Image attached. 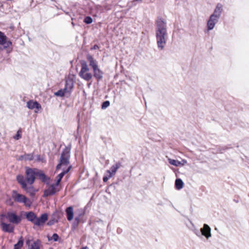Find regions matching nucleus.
Returning a JSON list of instances; mask_svg holds the SVG:
<instances>
[{
	"label": "nucleus",
	"instance_id": "nucleus-22",
	"mask_svg": "<svg viewBox=\"0 0 249 249\" xmlns=\"http://www.w3.org/2000/svg\"><path fill=\"white\" fill-rule=\"evenodd\" d=\"M22 189L27 193L30 194V196H33L35 194L36 190L32 186H27V185H26V187Z\"/></svg>",
	"mask_w": 249,
	"mask_h": 249
},
{
	"label": "nucleus",
	"instance_id": "nucleus-7",
	"mask_svg": "<svg viewBox=\"0 0 249 249\" xmlns=\"http://www.w3.org/2000/svg\"><path fill=\"white\" fill-rule=\"evenodd\" d=\"M1 218V217L0 218ZM4 219L2 218L0 219V225L2 230L4 232L12 233L14 232V226L10 224H7L4 222Z\"/></svg>",
	"mask_w": 249,
	"mask_h": 249
},
{
	"label": "nucleus",
	"instance_id": "nucleus-5",
	"mask_svg": "<svg viewBox=\"0 0 249 249\" xmlns=\"http://www.w3.org/2000/svg\"><path fill=\"white\" fill-rule=\"evenodd\" d=\"M71 157V146L66 147L62 151L60 161L64 163L65 166L70 164V159Z\"/></svg>",
	"mask_w": 249,
	"mask_h": 249
},
{
	"label": "nucleus",
	"instance_id": "nucleus-21",
	"mask_svg": "<svg viewBox=\"0 0 249 249\" xmlns=\"http://www.w3.org/2000/svg\"><path fill=\"white\" fill-rule=\"evenodd\" d=\"M222 11V5L221 3H218L214 10V13L211 16H220Z\"/></svg>",
	"mask_w": 249,
	"mask_h": 249
},
{
	"label": "nucleus",
	"instance_id": "nucleus-16",
	"mask_svg": "<svg viewBox=\"0 0 249 249\" xmlns=\"http://www.w3.org/2000/svg\"><path fill=\"white\" fill-rule=\"evenodd\" d=\"M71 168V166H69V167L66 170L63 171L61 173L58 175V176L56 177L57 180L55 183L56 186H58L59 184L63 177L65 175H66L70 171Z\"/></svg>",
	"mask_w": 249,
	"mask_h": 249
},
{
	"label": "nucleus",
	"instance_id": "nucleus-8",
	"mask_svg": "<svg viewBox=\"0 0 249 249\" xmlns=\"http://www.w3.org/2000/svg\"><path fill=\"white\" fill-rule=\"evenodd\" d=\"M48 219V214L46 213H43L39 217L36 218L34 225L37 226H41L44 224Z\"/></svg>",
	"mask_w": 249,
	"mask_h": 249
},
{
	"label": "nucleus",
	"instance_id": "nucleus-2",
	"mask_svg": "<svg viewBox=\"0 0 249 249\" xmlns=\"http://www.w3.org/2000/svg\"><path fill=\"white\" fill-rule=\"evenodd\" d=\"M80 64L81 69L79 73V75L81 78L87 81H89L92 79L93 75L91 73L87 72L89 70L87 63L85 60H82L80 61Z\"/></svg>",
	"mask_w": 249,
	"mask_h": 249
},
{
	"label": "nucleus",
	"instance_id": "nucleus-15",
	"mask_svg": "<svg viewBox=\"0 0 249 249\" xmlns=\"http://www.w3.org/2000/svg\"><path fill=\"white\" fill-rule=\"evenodd\" d=\"M86 57L89 62V66L92 67L93 70L96 69V68L98 67L97 65V62L96 61V60L94 59V58L93 57L92 55H91L89 54H88L87 55Z\"/></svg>",
	"mask_w": 249,
	"mask_h": 249
},
{
	"label": "nucleus",
	"instance_id": "nucleus-43",
	"mask_svg": "<svg viewBox=\"0 0 249 249\" xmlns=\"http://www.w3.org/2000/svg\"><path fill=\"white\" fill-rule=\"evenodd\" d=\"M142 0H134L132 2V3H134V4H136V2L137 1H142Z\"/></svg>",
	"mask_w": 249,
	"mask_h": 249
},
{
	"label": "nucleus",
	"instance_id": "nucleus-29",
	"mask_svg": "<svg viewBox=\"0 0 249 249\" xmlns=\"http://www.w3.org/2000/svg\"><path fill=\"white\" fill-rule=\"evenodd\" d=\"M168 161L170 164L176 166H178L181 164V162L180 161L175 160L169 159H168Z\"/></svg>",
	"mask_w": 249,
	"mask_h": 249
},
{
	"label": "nucleus",
	"instance_id": "nucleus-30",
	"mask_svg": "<svg viewBox=\"0 0 249 249\" xmlns=\"http://www.w3.org/2000/svg\"><path fill=\"white\" fill-rule=\"evenodd\" d=\"M110 105V102L109 101H104L102 104V108L106 109Z\"/></svg>",
	"mask_w": 249,
	"mask_h": 249
},
{
	"label": "nucleus",
	"instance_id": "nucleus-12",
	"mask_svg": "<svg viewBox=\"0 0 249 249\" xmlns=\"http://www.w3.org/2000/svg\"><path fill=\"white\" fill-rule=\"evenodd\" d=\"M55 186H56V184H52L49 188L44 191L43 196L47 197L54 195L56 193Z\"/></svg>",
	"mask_w": 249,
	"mask_h": 249
},
{
	"label": "nucleus",
	"instance_id": "nucleus-17",
	"mask_svg": "<svg viewBox=\"0 0 249 249\" xmlns=\"http://www.w3.org/2000/svg\"><path fill=\"white\" fill-rule=\"evenodd\" d=\"M93 76L97 79L98 81H100L103 76V72L99 69L98 67L96 69H93Z\"/></svg>",
	"mask_w": 249,
	"mask_h": 249
},
{
	"label": "nucleus",
	"instance_id": "nucleus-33",
	"mask_svg": "<svg viewBox=\"0 0 249 249\" xmlns=\"http://www.w3.org/2000/svg\"><path fill=\"white\" fill-rule=\"evenodd\" d=\"M36 161H41L42 162H44L45 161L44 160V158L43 156H40L39 155H37L36 156Z\"/></svg>",
	"mask_w": 249,
	"mask_h": 249
},
{
	"label": "nucleus",
	"instance_id": "nucleus-51",
	"mask_svg": "<svg viewBox=\"0 0 249 249\" xmlns=\"http://www.w3.org/2000/svg\"><path fill=\"white\" fill-rule=\"evenodd\" d=\"M235 201L236 202H237V203L238 202V201H237V200H235Z\"/></svg>",
	"mask_w": 249,
	"mask_h": 249
},
{
	"label": "nucleus",
	"instance_id": "nucleus-45",
	"mask_svg": "<svg viewBox=\"0 0 249 249\" xmlns=\"http://www.w3.org/2000/svg\"><path fill=\"white\" fill-rule=\"evenodd\" d=\"M90 14H91L92 15V16H96V14H92V13H91Z\"/></svg>",
	"mask_w": 249,
	"mask_h": 249
},
{
	"label": "nucleus",
	"instance_id": "nucleus-37",
	"mask_svg": "<svg viewBox=\"0 0 249 249\" xmlns=\"http://www.w3.org/2000/svg\"><path fill=\"white\" fill-rule=\"evenodd\" d=\"M27 159L29 160H32L34 159V156L33 154H28L27 155Z\"/></svg>",
	"mask_w": 249,
	"mask_h": 249
},
{
	"label": "nucleus",
	"instance_id": "nucleus-1",
	"mask_svg": "<svg viewBox=\"0 0 249 249\" xmlns=\"http://www.w3.org/2000/svg\"><path fill=\"white\" fill-rule=\"evenodd\" d=\"M156 36L158 47L160 50H162L167 37L166 23L162 18H159L156 21Z\"/></svg>",
	"mask_w": 249,
	"mask_h": 249
},
{
	"label": "nucleus",
	"instance_id": "nucleus-24",
	"mask_svg": "<svg viewBox=\"0 0 249 249\" xmlns=\"http://www.w3.org/2000/svg\"><path fill=\"white\" fill-rule=\"evenodd\" d=\"M65 87L67 88L69 91L71 90V91L72 89L73 88V82L71 79H68L66 81Z\"/></svg>",
	"mask_w": 249,
	"mask_h": 249
},
{
	"label": "nucleus",
	"instance_id": "nucleus-20",
	"mask_svg": "<svg viewBox=\"0 0 249 249\" xmlns=\"http://www.w3.org/2000/svg\"><path fill=\"white\" fill-rule=\"evenodd\" d=\"M17 180L19 184L21 185L22 188L26 187V183L24 178L22 175H18L17 177Z\"/></svg>",
	"mask_w": 249,
	"mask_h": 249
},
{
	"label": "nucleus",
	"instance_id": "nucleus-13",
	"mask_svg": "<svg viewBox=\"0 0 249 249\" xmlns=\"http://www.w3.org/2000/svg\"><path fill=\"white\" fill-rule=\"evenodd\" d=\"M37 177H38L39 179L41 180L42 182L47 183H49L50 178L48 177L42 171L37 169Z\"/></svg>",
	"mask_w": 249,
	"mask_h": 249
},
{
	"label": "nucleus",
	"instance_id": "nucleus-40",
	"mask_svg": "<svg viewBox=\"0 0 249 249\" xmlns=\"http://www.w3.org/2000/svg\"><path fill=\"white\" fill-rule=\"evenodd\" d=\"M54 223V221L53 220H49L47 224L49 226H51V225H53Z\"/></svg>",
	"mask_w": 249,
	"mask_h": 249
},
{
	"label": "nucleus",
	"instance_id": "nucleus-19",
	"mask_svg": "<svg viewBox=\"0 0 249 249\" xmlns=\"http://www.w3.org/2000/svg\"><path fill=\"white\" fill-rule=\"evenodd\" d=\"M66 213L67 219L69 221H71L73 218V210L72 206H70L67 208L66 210Z\"/></svg>",
	"mask_w": 249,
	"mask_h": 249
},
{
	"label": "nucleus",
	"instance_id": "nucleus-27",
	"mask_svg": "<svg viewBox=\"0 0 249 249\" xmlns=\"http://www.w3.org/2000/svg\"><path fill=\"white\" fill-rule=\"evenodd\" d=\"M7 37L4 33L0 31V44L4 45L6 42Z\"/></svg>",
	"mask_w": 249,
	"mask_h": 249
},
{
	"label": "nucleus",
	"instance_id": "nucleus-42",
	"mask_svg": "<svg viewBox=\"0 0 249 249\" xmlns=\"http://www.w3.org/2000/svg\"><path fill=\"white\" fill-rule=\"evenodd\" d=\"M99 49V46L95 44L93 46V47L91 48V49H94V50H96V49Z\"/></svg>",
	"mask_w": 249,
	"mask_h": 249
},
{
	"label": "nucleus",
	"instance_id": "nucleus-46",
	"mask_svg": "<svg viewBox=\"0 0 249 249\" xmlns=\"http://www.w3.org/2000/svg\"><path fill=\"white\" fill-rule=\"evenodd\" d=\"M9 44H11V42H8V43H7V46H8Z\"/></svg>",
	"mask_w": 249,
	"mask_h": 249
},
{
	"label": "nucleus",
	"instance_id": "nucleus-38",
	"mask_svg": "<svg viewBox=\"0 0 249 249\" xmlns=\"http://www.w3.org/2000/svg\"><path fill=\"white\" fill-rule=\"evenodd\" d=\"M61 165H65L64 163H61V162L59 161V163L57 165L56 167V170H57L60 169Z\"/></svg>",
	"mask_w": 249,
	"mask_h": 249
},
{
	"label": "nucleus",
	"instance_id": "nucleus-48",
	"mask_svg": "<svg viewBox=\"0 0 249 249\" xmlns=\"http://www.w3.org/2000/svg\"><path fill=\"white\" fill-rule=\"evenodd\" d=\"M119 231H120V230H119V229L117 230V232H119Z\"/></svg>",
	"mask_w": 249,
	"mask_h": 249
},
{
	"label": "nucleus",
	"instance_id": "nucleus-50",
	"mask_svg": "<svg viewBox=\"0 0 249 249\" xmlns=\"http://www.w3.org/2000/svg\"><path fill=\"white\" fill-rule=\"evenodd\" d=\"M72 24L73 26H74V23L73 22H72Z\"/></svg>",
	"mask_w": 249,
	"mask_h": 249
},
{
	"label": "nucleus",
	"instance_id": "nucleus-32",
	"mask_svg": "<svg viewBox=\"0 0 249 249\" xmlns=\"http://www.w3.org/2000/svg\"><path fill=\"white\" fill-rule=\"evenodd\" d=\"M54 95L56 96L63 97L65 95L62 91V89L58 90L57 91L54 92Z\"/></svg>",
	"mask_w": 249,
	"mask_h": 249
},
{
	"label": "nucleus",
	"instance_id": "nucleus-9",
	"mask_svg": "<svg viewBox=\"0 0 249 249\" xmlns=\"http://www.w3.org/2000/svg\"><path fill=\"white\" fill-rule=\"evenodd\" d=\"M211 231V228L208 225L206 224H204L203 228L200 229L201 235L204 236L207 239H208L212 236Z\"/></svg>",
	"mask_w": 249,
	"mask_h": 249
},
{
	"label": "nucleus",
	"instance_id": "nucleus-44",
	"mask_svg": "<svg viewBox=\"0 0 249 249\" xmlns=\"http://www.w3.org/2000/svg\"><path fill=\"white\" fill-rule=\"evenodd\" d=\"M88 249V247L86 246V247H83L81 249Z\"/></svg>",
	"mask_w": 249,
	"mask_h": 249
},
{
	"label": "nucleus",
	"instance_id": "nucleus-25",
	"mask_svg": "<svg viewBox=\"0 0 249 249\" xmlns=\"http://www.w3.org/2000/svg\"><path fill=\"white\" fill-rule=\"evenodd\" d=\"M183 182L180 178H177L175 181V187L177 189L180 190L183 188Z\"/></svg>",
	"mask_w": 249,
	"mask_h": 249
},
{
	"label": "nucleus",
	"instance_id": "nucleus-28",
	"mask_svg": "<svg viewBox=\"0 0 249 249\" xmlns=\"http://www.w3.org/2000/svg\"><path fill=\"white\" fill-rule=\"evenodd\" d=\"M47 237L49 241L53 240L55 242L57 241L59 238L58 235L56 233H53L52 236L48 235Z\"/></svg>",
	"mask_w": 249,
	"mask_h": 249
},
{
	"label": "nucleus",
	"instance_id": "nucleus-36",
	"mask_svg": "<svg viewBox=\"0 0 249 249\" xmlns=\"http://www.w3.org/2000/svg\"><path fill=\"white\" fill-rule=\"evenodd\" d=\"M80 221L79 217H76L74 219V222L73 224V226H77Z\"/></svg>",
	"mask_w": 249,
	"mask_h": 249
},
{
	"label": "nucleus",
	"instance_id": "nucleus-49",
	"mask_svg": "<svg viewBox=\"0 0 249 249\" xmlns=\"http://www.w3.org/2000/svg\"><path fill=\"white\" fill-rule=\"evenodd\" d=\"M119 231H120V230H119V229L117 230V232H119Z\"/></svg>",
	"mask_w": 249,
	"mask_h": 249
},
{
	"label": "nucleus",
	"instance_id": "nucleus-10",
	"mask_svg": "<svg viewBox=\"0 0 249 249\" xmlns=\"http://www.w3.org/2000/svg\"><path fill=\"white\" fill-rule=\"evenodd\" d=\"M219 17H210V18L207 22V28L208 30H211L213 29L215 24L218 20Z\"/></svg>",
	"mask_w": 249,
	"mask_h": 249
},
{
	"label": "nucleus",
	"instance_id": "nucleus-34",
	"mask_svg": "<svg viewBox=\"0 0 249 249\" xmlns=\"http://www.w3.org/2000/svg\"><path fill=\"white\" fill-rule=\"evenodd\" d=\"M62 91L64 92V95L68 94V95L70 96L71 93V91L70 90L66 88V87H64L63 89H62Z\"/></svg>",
	"mask_w": 249,
	"mask_h": 249
},
{
	"label": "nucleus",
	"instance_id": "nucleus-52",
	"mask_svg": "<svg viewBox=\"0 0 249 249\" xmlns=\"http://www.w3.org/2000/svg\"><path fill=\"white\" fill-rule=\"evenodd\" d=\"M100 249H102V248H101Z\"/></svg>",
	"mask_w": 249,
	"mask_h": 249
},
{
	"label": "nucleus",
	"instance_id": "nucleus-35",
	"mask_svg": "<svg viewBox=\"0 0 249 249\" xmlns=\"http://www.w3.org/2000/svg\"><path fill=\"white\" fill-rule=\"evenodd\" d=\"M20 130H18L17 133V134L14 137V138L15 139V140H19L20 138H21V134H20Z\"/></svg>",
	"mask_w": 249,
	"mask_h": 249
},
{
	"label": "nucleus",
	"instance_id": "nucleus-41",
	"mask_svg": "<svg viewBox=\"0 0 249 249\" xmlns=\"http://www.w3.org/2000/svg\"><path fill=\"white\" fill-rule=\"evenodd\" d=\"M195 233L196 234V235L198 236V237H200L201 236V234L200 233V232L198 231H196L195 232Z\"/></svg>",
	"mask_w": 249,
	"mask_h": 249
},
{
	"label": "nucleus",
	"instance_id": "nucleus-31",
	"mask_svg": "<svg viewBox=\"0 0 249 249\" xmlns=\"http://www.w3.org/2000/svg\"><path fill=\"white\" fill-rule=\"evenodd\" d=\"M93 20L91 17H86L84 22H85L86 24H90L92 23Z\"/></svg>",
	"mask_w": 249,
	"mask_h": 249
},
{
	"label": "nucleus",
	"instance_id": "nucleus-11",
	"mask_svg": "<svg viewBox=\"0 0 249 249\" xmlns=\"http://www.w3.org/2000/svg\"><path fill=\"white\" fill-rule=\"evenodd\" d=\"M122 166L120 162H118L116 164L111 166L109 170L107 171V172L109 174V177H112L114 175L117 170Z\"/></svg>",
	"mask_w": 249,
	"mask_h": 249
},
{
	"label": "nucleus",
	"instance_id": "nucleus-26",
	"mask_svg": "<svg viewBox=\"0 0 249 249\" xmlns=\"http://www.w3.org/2000/svg\"><path fill=\"white\" fill-rule=\"evenodd\" d=\"M40 241L37 240L35 241L31 245L30 249H40Z\"/></svg>",
	"mask_w": 249,
	"mask_h": 249
},
{
	"label": "nucleus",
	"instance_id": "nucleus-18",
	"mask_svg": "<svg viewBox=\"0 0 249 249\" xmlns=\"http://www.w3.org/2000/svg\"><path fill=\"white\" fill-rule=\"evenodd\" d=\"M26 218L29 221L34 224L36 220V215L34 212L31 211L26 213Z\"/></svg>",
	"mask_w": 249,
	"mask_h": 249
},
{
	"label": "nucleus",
	"instance_id": "nucleus-4",
	"mask_svg": "<svg viewBox=\"0 0 249 249\" xmlns=\"http://www.w3.org/2000/svg\"><path fill=\"white\" fill-rule=\"evenodd\" d=\"M26 179L29 184L32 185L35 181L36 176L37 175V169L26 167Z\"/></svg>",
	"mask_w": 249,
	"mask_h": 249
},
{
	"label": "nucleus",
	"instance_id": "nucleus-3",
	"mask_svg": "<svg viewBox=\"0 0 249 249\" xmlns=\"http://www.w3.org/2000/svg\"><path fill=\"white\" fill-rule=\"evenodd\" d=\"M12 197L15 201L23 203L26 206L30 207L32 205V202L29 198L25 196L18 193L16 190L12 191Z\"/></svg>",
	"mask_w": 249,
	"mask_h": 249
},
{
	"label": "nucleus",
	"instance_id": "nucleus-14",
	"mask_svg": "<svg viewBox=\"0 0 249 249\" xmlns=\"http://www.w3.org/2000/svg\"><path fill=\"white\" fill-rule=\"evenodd\" d=\"M27 107L31 109L36 108L37 109H40L41 106L37 102L30 100L27 103Z\"/></svg>",
	"mask_w": 249,
	"mask_h": 249
},
{
	"label": "nucleus",
	"instance_id": "nucleus-6",
	"mask_svg": "<svg viewBox=\"0 0 249 249\" xmlns=\"http://www.w3.org/2000/svg\"><path fill=\"white\" fill-rule=\"evenodd\" d=\"M1 219L2 218H8L9 222L14 224H18L21 221V217L17 215L15 213L12 212H7L6 214H1L0 215Z\"/></svg>",
	"mask_w": 249,
	"mask_h": 249
},
{
	"label": "nucleus",
	"instance_id": "nucleus-47",
	"mask_svg": "<svg viewBox=\"0 0 249 249\" xmlns=\"http://www.w3.org/2000/svg\"><path fill=\"white\" fill-rule=\"evenodd\" d=\"M27 244H28L29 243V240L27 241Z\"/></svg>",
	"mask_w": 249,
	"mask_h": 249
},
{
	"label": "nucleus",
	"instance_id": "nucleus-39",
	"mask_svg": "<svg viewBox=\"0 0 249 249\" xmlns=\"http://www.w3.org/2000/svg\"><path fill=\"white\" fill-rule=\"evenodd\" d=\"M111 178V177H109V175H108V177H107V176H104V177H103V181H104V182H107V181L108 180V179H109V178Z\"/></svg>",
	"mask_w": 249,
	"mask_h": 249
},
{
	"label": "nucleus",
	"instance_id": "nucleus-23",
	"mask_svg": "<svg viewBox=\"0 0 249 249\" xmlns=\"http://www.w3.org/2000/svg\"><path fill=\"white\" fill-rule=\"evenodd\" d=\"M24 239L22 236H21L17 244L14 245V249H20L23 245Z\"/></svg>",
	"mask_w": 249,
	"mask_h": 249
}]
</instances>
